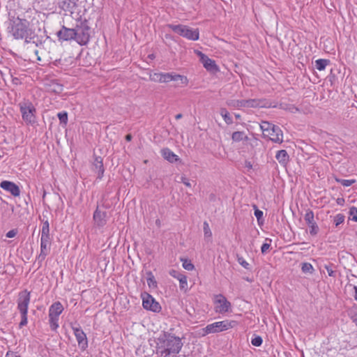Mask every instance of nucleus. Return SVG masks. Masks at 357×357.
I'll return each mask as SVG.
<instances>
[{"mask_svg":"<svg viewBox=\"0 0 357 357\" xmlns=\"http://www.w3.org/2000/svg\"><path fill=\"white\" fill-rule=\"evenodd\" d=\"M353 322H354L357 326V311L355 312L351 317Z\"/></svg>","mask_w":357,"mask_h":357,"instance_id":"nucleus-51","label":"nucleus"},{"mask_svg":"<svg viewBox=\"0 0 357 357\" xmlns=\"http://www.w3.org/2000/svg\"><path fill=\"white\" fill-rule=\"evenodd\" d=\"M149 57L150 59H153V58H155V56H154V55H153V54H150V55L149 56Z\"/></svg>","mask_w":357,"mask_h":357,"instance_id":"nucleus-59","label":"nucleus"},{"mask_svg":"<svg viewBox=\"0 0 357 357\" xmlns=\"http://www.w3.org/2000/svg\"><path fill=\"white\" fill-rule=\"evenodd\" d=\"M270 247H271L270 243H263V245H261V253L262 254L266 253L268 252V250H269Z\"/></svg>","mask_w":357,"mask_h":357,"instance_id":"nucleus-47","label":"nucleus"},{"mask_svg":"<svg viewBox=\"0 0 357 357\" xmlns=\"http://www.w3.org/2000/svg\"><path fill=\"white\" fill-rule=\"evenodd\" d=\"M64 308L61 302L56 301L52 304L49 308V314L54 317H59Z\"/></svg>","mask_w":357,"mask_h":357,"instance_id":"nucleus-21","label":"nucleus"},{"mask_svg":"<svg viewBox=\"0 0 357 357\" xmlns=\"http://www.w3.org/2000/svg\"><path fill=\"white\" fill-rule=\"evenodd\" d=\"M0 187L15 197H17L20 194V188L13 182L3 181L0 183Z\"/></svg>","mask_w":357,"mask_h":357,"instance_id":"nucleus-17","label":"nucleus"},{"mask_svg":"<svg viewBox=\"0 0 357 357\" xmlns=\"http://www.w3.org/2000/svg\"><path fill=\"white\" fill-rule=\"evenodd\" d=\"M52 239L50 234V224L48 220L43 222L40 236V252L38 257L39 262L45 260L50 251Z\"/></svg>","mask_w":357,"mask_h":357,"instance_id":"nucleus-2","label":"nucleus"},{"mask_svg":"<svg viewBox=\"0 0 357 357\" xmlns=\"http://www.w3.org/2000/svg\"><path fill=\"white\" fill-rule=\"evenodd\" d=\"M78 0H60L59 2V8L63 10L66 16H70L72 19V15L74 13L77 12V8L78 6L77 1Z\"/></svg>","mask_w":357,"mask_h":357,"instance_id":"nucleus-10","label":"nucleus"},{"mask_svg":"<svg viewBox=\"0 0 357 357\" xmlns=\"http://www.w3.org/2000/svg\"><path fill=\"white\" fill-rule=\"evenodd\" d=\"M183 261V267L187 271H192L195 268L194 265L187 259H181Z\"/></svg>","mask_w":357,"mask_h":357,"instance_id":"nucleus-37","label":"nucleus"},{"mask_svg":"<svg viewBox=\"0 0 357 357\" xmlns=\"http://www.w3.org/2000/svg\"><path fill=\"white\" fill-rule=\"evenodd\" d=\"M248 137L245 135L243 131H236L231 135V139L235 142H239L241 141H248Z\"/></svg>","mask_w":357,"mask_h":357,"instance_id":"nucleus-26","label":"nucleus"},{"mask_svg":"<svg viewBox=\"0 0 357 357\" xmlns=\"http://www.w3.org/2000/svg\"><path fill=\"white\" fill-rule=\"evenodd\" d=\"M301 270L304 273H312L314 268L310 263L305 262L302 264Z\"/></svg>","mask_w":357,"mask_h":357,"instance_id":"nucleus-36","label":"nucleus"},{"mask_svg":"<svg viewBox=\"0 0 357 357\" xmlns=\"http://www.w3.org/2000/svg\"><path fill=\"white\" fill-rule=\"evenodd\" d=\"M161 154L165 160L172 163L176 162L179 160L178 155H176L173 151H172L168 148L162 149Z\"/></svg>","mask_w":357,"mask_h":357,"instance_id":"nucleus-22","label":"nucleus"},{"mask_svg":"<svg viewBox=\"0 0 357 357\" xmlns=\"http://www.w3.org/2000/svg\"><path fill=\"white\" fill-rule=\"evenodd\" d=\"M183 343L179 337L169 332L163 331L158 337L156 354L160 356L169 357L172 354H178Z\"/></svg>","mask_w":357,"mask_h":357,"instance_id":"nucleus-1","label":"nucleus"},{"mask_svg":"<svg viewBox=\"0 0 357 357\" xmlns=\"http://www.w3.org/2000/svg\"><path fill=\"white\" fill-rule=\"evenodd\" d=\"M228 107L232 108L245 107V100H229L226 102Z\"/></svg>","mask_w":357,"mask_h":357,"instance_id":"nucleus-27","label":"nucleus"},{"mask_svg":"<svg viewBox=\"0 0 357 357\" xmlns=\"http://www.w3.org/2000/svg\"><path fill=\"white\" fill-rule=\"evenodd\" d=\"M171 81L180 82V83L184 86H186L188 83V78L181 75L174 74L170 73H165L162 74V83H167Z\"/></svg>","mask_w":357,"mask_h":357,"instance_id":"nucleus-13","label":"nucleus"},{"mask_svg":"<svg viewBox=\"0 0 357 357\" xmlns=\"http://www.w3.org/2000/svg\"><path fill=\"white\" fill-rule=\"evenodd\" d=\"M182 116H183V115L181 114H178L176 115L175 118H176V119L178 120V119H181Z\"/></svg>","mask_w":357,"mask_h":357,"instance_id":"nucleus-55","label":"nucleus"},{"mask_svg":"<svg viewBox=\"0 0 357 357\" xmlns=\"http://www.w3.org/2000/svg\"><path fill=\"white\" fill-rule=\"evenodd\" d=\"M56 36L59 40L68 41L75 40V28L69 29L63 26L62 28L56 32Z\"/></svg>","mask_w":357,"mask_h":357,"instance_id":"nucleus-15","label":"nucleus"},{"mask_svg":"<svg viewBox=\"0 0 357 357\" xmlns=\"http://www.w3.org/2000/svg\"><path fill=\"white\" fill-rule=\"evenodd\" d=\"M72 329L77 341L79 347L82 350H84L88 347V341L85 333L83 331V330L79 325H77V326H72Z\"/></svg>","mask_w":357,"mask_h":357,"instance_id":"nucleus-11","label":"nucleus"},{"mask_svg":"<svg viewBox=\"0 0 357 357\" xmlns=\"http://www.w3.org/2000/svg\"><path fill=\"white\" fill-rule=\"evenodd\" d=\"M275 158L283 167H286L289 161V155L286 150H280L276 153Z\"/></svg>","mask_w":357,"mask_h":357,"instance_id":"nucleus-20","label":"nucleus"},{"mask_svg":"<svg viewBox=\"0 0 357 357\" xmlns=\"http://www.w3.org/2000/svg\"><path fill=\"white\" fill-rule=\"evenodd\" d=\"M169 274L172 277L178 279V280L179 281V283H180V288L181 289H185L187 287L188 282H187V277L185 275L178 273V271H176L175 270H172L169 272Z\"/></svg>","mask_w":357,"mask_h":357,"instance_id":"nucleus-23","label":"nucleus"},{"mask_svg":"<svg viewBox=\"0 0 357 357\" xmlns=\"http://www.w3.org/2000/svg\"><path fill=\"white\" fill-rule=\"evenodd\" d=\"M343 201H344V199H337V204H341V202H343Z\"/></svg>","mask_w":357,"mask_h":357,"instance_id":"nucleus-58","label":"nucleus"},{"mask_svg":"<svg viewBox=\"0 0 357 357\" xmlns=\"http://www.w3.org/2000/svg\"><path fill=\"white\" fill-rule=\"evenodd\" d=\"M215 303V312L218 313H225L231 307L230 302L222 294L216 296Z\"/></svg>","mask_w":357,"mask_h":357,"instance_id":"nucleus-14","label":"nucleus"},{"mask_svg":"<svg viewBox=\"0 0 357 357\" xmlns=\"http://www.w3.org/2000/svg\"><path fill=\"white\" fill-rule=\"evenodd\" d=\"M196 54L199 56L200 57V61L202 60V58L203 57H205L206 56V55H205L204 54H203L202 52L199 51V50H197L195 51Z\"/></svg>","mask_w":357,"mask_h":357,"instance_id":"nucleus-52","label":"nucleus"},{"mask_svg":"<svg viewBox=\"0 0 357 357\" xmlns=\"http://www.w3.org/2000/svg\"><path fill=\"white\" fill-rule=\"evenodd\" d=\"M146 275H147V278H146L147 284H148L149 287H156L157 282L155 280L154 275H153L152 272L148 271L146 273Z\"/></svg>","mask_w":357,"mask_h":357,"instance_id":"nucleus-34","label":"nucleus"},{"mask_svg":"<svg viewBox=\"0 0 357 357\" xmlns=\"http://www.w3.org/2000/svg\"><path fill=\"white\" fill-rule=\"evenodd\" d=\"M169 27L175 33L189 40H197L199 39L198 29H192L183 24H170Z\"/></svg>","mask_w":357,"mask_h":357,"instance_id":"nucleus-8","label":"nucleus"},{"mask_svg":"<svg viewBox=\"0 0 357 357\" xmlns=\"http://www.w3.org/2000/svg\"><path fill=\"white\" fill-rule=\"evenodd\" d=\"M354 289H355V295H354V298H355V299L357 301V286H354Z\"/></svg>","mask_w":357,"mask_h":357,"instance_id":"nucleus-54","label":"nucleus"},{"mask_svg":"<svg viewBox=\"0 0 357 357\" xmlns=\"http://www.w3.org/2000/svg\"><path fill=\"white\" fill-rule=\"evenodd\" d=\"M155 224H156L158 227H160V220H158H158H156V221H155Z\"/></svg>","mask_w":357,"mask_h":357,"instance_id":"nucleus-56","label":"nucleus"},{"mask_svg":"<svg viewBox=\"0 0 357 357\" xmlns=\"http://www.w3.org/2000/svg\"><path fill=\"white\" fill-rule=\"evenodd\" d=\"M344 216L342 214L339 213V214L336 215L334 218V222H335V226L337 227L338 225L342 224L344 222Z\"/></svg>","mask_w":357,"mask_h":357,"instance_id":"nucleus-44","label":"nucleus"},{"mask_svg":"<svg viewBox=\"0 0 357 357\" xmlns=\"http://www.w3.org/2000/svg\"><path fill=\"white\" fill-rule=\"evenodd\" d=\"M17 233V229H11L6 233V236L8 238H13L16 236Z\"/></svg>","mask_w":357,"mask_h":357,"instance_id":"nucleus-48","label":"nucleus"},{"mask_svg":"<svg viewBox=\"0 0 357 357\" xmlns=\"http://www.w3.org/2000/svg\"><path fill=\"white\" fill-rule=\"evenodd\" d=\"M142 305L146 310H151L154 312H158L161 310V306L155 298L146 292L142 293Z\"/></svg>","mask_w":357,"mask_h":357,"instance_id":"nucleus-9","label":"nucleus"},{"mask_svg":"<svg viewBox=\"0 0 357 357\" xmlns=\"http://www.w3.org/2000/svg\"><path fill=\"white\" fill-rule=\"evenodd\" d=\"M106 215L105 211H101L98 207L96 208L93 213V220L98 227H103L106 224Z\"/></svg>","mask_w":357,"mask_h":357,"instance_id":"nucleus-19","label":"nucleus"},{"mask_svg":"<svg viewBox=\"0 0 357 357\" xmlns=\"http://www.w3.org/2000/svg\"><path fill=\"white\" fill-rule=\"evenodd\" d=\"M330 63L328 59H319L315 61V66L318 70H324L326 66Z\"/></svg>","mask_w":357,"mask_h":357,"instance_id":"nucleus-32","label":"nucleus"},{"mask_svg":"<svg viewBox=\"0 0 357 357\" xmlns=\"http://www.w3.org/2000/svg\"><path fill=\"white\" fill-rule=\"evenodd\" d=\"M262 342H263V340H262L261 337L259 335L255 336V337H253L251 340L252 344L255 347L261 346Z\"/></svg>","mask_w":357,"mask_h":357,"instance_id":"nucleus-42","label":"nucleus"},{"mask_svg":"<svg viewBox=\"0 0 357 357\" xmlns=\"http://www.w3.org/2000/svg\"><path fill=\"white\" fill-rule=\"evenodd\" d=\"M132 138V137L130 134H128L126 136V140L128 142L131 141Z\"/></svg>","mask_w":357,"mask_h":357,"instance_id":"nucleus-53","label":"nucleus"},{"mask_svg":"<svg viewBox=\"0 0 357 357\" xmlns=\"http://www.w3.org/2000/svg\"><path fill=\"white\" fill-rule=\"evenodd\" d=\"M93 33V31L87 24H77L75 27V40L80 45H86Z\"/></svg>","mask_w":357,"mask_h":357,"instance_id":"nucleus-6","label":"nucleus"},{"mask_svg":"<svg viewBox=\"0 0 357 357\" xmlns=\"http://www.w3.org/2000/svg\"><path fill=\"white\" fill-rule=\"evenodd\" d=\"M235 117L237 119H240L241 116V115L239 114H235Z\"/></svg>","mask_w":357,"mask_h":357,"instance_id":"nucleus-57","label":"nucleus"},{"mask_svg":"<svg viewBox=\"0 0 357 357\" xmlns=\"http://www.w3.org/2000/svg\"><path fill=\"white\" fill-rule=\"evenodd\" d=\"M325 269L327 271V273L330 277H333L334 278H336V271L335 270V265L333 264H328L324 265Z\"/></svg>","mask_w":357,"mask_h":357,"instance_id":"nucleus-33","label":"nucleus"},{"mask_svg":"<svg viewBox=\"0 0 357 357\" xmlns=\"http://www.w3.org/2000/svg\"><path fill=\"white\" fill-rule=\"evenodd\" d=\"M266 107L265 100L260 99H248L245 100V107Z\"/></svg>","mask_w":357,"mask_h":357,"instance_id":"nucleus-24","label":"nucleus"},{"mask_svg":"<svg viewBox=\"0 0 357 357\" xmlns=\"http://www.w3.org/2000/svg\"><path fill=\"white\" fill-rule=\"evenodd\" d=\"M179 182L183 183L187 187H191V183L189 179L185 176H181Z\"/></svg>","mask_w":357,"mask_h":357,"instance_id":"nucleus-45","label":"nucleus"},{"mask_svg":"<svg viewBox=\"0 0 357 357\" xmlns=\"http://www.w3.org/2000/svg\"><path fill=\"white\" fill-rule=\"evenodd\" d=\"M220 114L227 125L233 123L232 117L230 116L229 112L225 108H221Z\"/></svg>","mask_w":357,"mask_h":357,"instance_id":"nucleus-28","label":"nucleus"},{"mask_svg":"<svg viewBox=\"0 0 357 357\" xmlns=\"http://www.w3.org/2000/svg\"><path fill=\"white\" fill-rule=\"evenodd\" d=\"M245 167L248 169H252V164L250 161L245 160Z\"/></svg>","mask_w":357,"mask_h":357,"instance_id":"nucleus-50","label":"nucleus"},{"mask_svg":"<svg viewBox=\"0 0 357 357\" xmlns=\"http://www.w3.org/2000/svg\"><path fill=\"white\" fill-rule=\"evenodd\" d=\"M33 43H35L37 47H38V40H33Z\"/></svg>","mask_w":357,"mask_h":357,"instance_id":"nucleus-60","label":"nucleus"},{"mask_svg":"<svg viewBox=\"0 0 357 357\" xmlns=\"http://www.w3.org/2000/svg\"><path fill=\"white\" fill-rule=\"evenodd\" d=\"M1 158V155H0V158Z\"/></svg>","mask_w":357,"mask_h":357,"instance_id":"nucleus-61","label":"nucleus"},{"mask_svg":"<svg viewBox=\"0 0 357 357\" xmlns=\"http://www.w3.org/2000/svg\"><path fill=\"white\" fill-rule=\"evenodd\" d=\"M49 316V323H50V328L52 331H56V329L59 328V317H54V316H52V315H50L48 314Z\"/></svg>","mask_w":357,"mask_h":357,"instance_id":"nucleus-29","label":"nucleus"},{"mask_svg":"<svg viewBox=\"0 0 357 357\" xmlns=\"http://www.w3.org/2000/svg\"><path fill=\"white\" fill-rule=\"evenodd\" d=\"M237 261L244 268L249 270L250 269V265L248 263L243 257L237 255Z\"/></svg>","mask_w":357,"mask_h":357,"instance_id":"nucleus-40","label":"nucleus"},{"mask_svg":"<svg viewBox=\"0 0 357 357\" xmlns=\"http://www.w3.org/2000/svg\"><path fill=\"white\" fill-rule=\"evenodd\" d=\"M57 116L60 121L61 123L66 124L68 122V113L66 112H59L57 114Z\"/></svg>","mask_w":357,"mask_h":357,"instance_id":"nucleus-39","label":"nucleus"},{"mask_svg":"<svg viewBox=\"0 0 357 357\" xmlns=\"http://www.w3.org/2000/svg\"><path fill=\"white\" fill-rule=\"evenodd\" d=\"M305 222L310 227V234L315 236L318 234L319 229L317 224L314 221V213L312 210L307 209L304 216Z\"/></svg>","mask_w":357,"mask_h":357,"instance_id":"nucleus-12","label":"nucleus"},{"mask_svg":"<svg viewBox=\"0 0 357 357\" xmlns=\"http://www.w3.org/2000/svg\"><path fill=\"white\" fill-rule=\"evenodd\" d=\"M201 62L202 63L204 67L208 70L213 71L217 70V66L215 61L209 59L207 56L202 58Z\"/></svg>","mask_w":357,"mask_h":357,"instance_id":"nucleus-25","label":"nucleus"},{"mask_svg":"<svg viewBox=\"0 0 357 357\" xmlns=\"http://www.w3.org/2000/svg\"><path fill=\"white\" fill-rule=\"evenodd\" d=\"M8 31L15 39L25 38L28 43H31V40L34 39V37L31 36V29L26 24H10L8 26Z\"/></svg>","mask_w":357,"mask_h":357,"instance_id":"nucleus-4","label":"nucleus"},{"mask_svg":"<svg viewBox=\"0 0 357 357\" xmlns=\"http://www.w3.org/2000/svg\"><path fill=\"white\" fill-rule=\"evenodd\" d=\"M162 73H155L150 75V79L155 82L162 83Z\"/></svg>","mask_w":357,"mask_h":357,"instance_id":"nucleus-41","label":"nucleus"},{"mask_svg":"<svg viewBox=\"0 0 357 357\" xmlns=\"http://www.w3.org/2000/svg\"><path fill=\"white\" fill-rule=\"evenodd\" d=\"M254 207L255 208V215L257 218V220L259 221V220L263 216V212L258 209L256 206H254Z\"/></svg>","mask_w":357,"mask_h":357,"instance_id":"nucleus-46","label":"nucleus"},{"mask_svg":"<svg viewBox=\"0 0 357 357\" xmlns=\"http://www.w3.org/2000/svg\"><path fill=\"white\" fill-rule=\"evenodd\" d=\"M277 126L272 124L268 121H262L260 124V128L263 132L264 135L266 134L268 132H271L273 129V127H276Z\"/></svg>","mask_w":357,"mask_h":357,"instance_id":"nucleus-30","label":"nucleus"},{"mask_svg":"<svg viewBox=\"0 0 357 357\" xmlns=\"http://www.w3.org/2000/svg\"><path fill=\"white\" fill-rule=\"evenodd\" d=\"M335 180L338 183H340L341 185H342L344 187H349L356 183L355 179L336 178Z\"/></svg>","mask_w":357,"mask_h":357,"instance_id":"nucleus-35","label":"nucleus"},{"mask_svg":"<svg viewBox=\"0 0 357 357\" xmlns=\"http://www.w3.org/2000/svg\"><path fill=\"white\" fill-rule=\"evenodd\" d=\"M22 119L27 124H33L36 121V108L29 100H24L18 104Z\"/></svg>","mask_w":357,"mask_h":357,"instance_id":"nucleus-7","label":"nucleus"},{"mask_svg":"<svg viewBox=\"0 0 357 357\" xmlns=\"http://www.w3.org/2000/svg\"><path fill=\"white\" fill-rule=\"evenodd\" d=\"M203 229H204V236L206 238L211 237L212 233H211V229L209 227V225L206 221L204 222Z\"/></svg>","mask_w":357,"mask_h":357,"instance_id":"nucleus-38","label":"nucleus"},{"mask_svg":"<svg viewBox=\"0 0 357 357\" xmlns=\"http://www.w3.org/2000/svg\"><path fill=\"white\" fill-rule=\"evenodd\" d=\"M264 136L269 137V139L275 143H282L283 142V134L282 130L278 127H273L271 132H268Z\"/></svg>","mask_w":357,"mask_h":357,"instance_id":"nucleus-18","label":"nucleus"},{"mask_svg":"<svg viewBox=\"0 0 357 357\" xmlns=\"http://www.w3.org/2000/svg\"><path fill=\"white\" fill-rule=\"evenodd\" d=\"M237 322L234 320H224L216 321L211 324H208L205 328H202V336H205L211 333H217L227 331L235 327Z\"/></svg>","mask_w":357,"mask_h":357,"instance_id":"nucleus-5","label":"nucleus"},{"mask_svg":"<svg viewBox=\"0 0 357 357\" xmlns=\"http://www.w3.org/2000/svg\"><path fill=\"white\" fill-rule=\"evenodd\" d=\"M40 47H39V50H36L34 51V53H35V54H36V55H37V56H38V57H37V59H38V61H40V60H41L40 56H38V54H39V53H40L41 54H43V50L45 49V47H50L51 46L55 47V45H54V44H52V43H50V42H49V43H46L45 42V43H42L40 42Z\"/></svg>","mask_w":357,"mask_h":357,"instance_id":"nucleus-31","label":"nucleus"},{"mask_svg":"<svg viewBox=\"0 0 357 357\" xmlns=\"http://www.w3.org/2000/svg\"><path fill=\"white\" fill-rule=\"evenodd\" d=\"M92 170L97 173V178L102 179L105 172L103 166V160L100 156L94 155V160L92 163Z\"/></svg>","mask_w":357,"mask_h":357,"instance_id":"nucleus-16","label":"nucleus"},{"mask_svg":"<svg viewBox=\"0 0 357 357\" xmlns=\"http://www.w3.org/2000/svg\"><path fill=\"white\" fill-rule=\"evenodd\" d=\"M6 357H20L16 352L8 351L6 353Z\"/></svg>","mask_w":357,"mask_h":357,"instance_id":"nucleus-49","label":"nucleus"},{"mask_svg":"<svg viewBox=\"0 0 357 357\" xmlns=\"http://www.w3.org/2000/svg\"><path fill=\"white\" fill-rule=\"evenodd\" d=\"M349 215L351 216V220L357 222V208L352 206L349 209Z\"/></svg>","mask_w":357,"mask_h":357,"instance_id":"nucleus-43","label":"nucleus"},{"mask_svg":"<svg viewBox=\"0 0 357 357\" xmlns=\"http://www.w3.org/2000/svg\"><path fill=\"white\" fill-rule=\"evenodd\" d=\"M30 299V292L26 289L20 291L18 294L17 300V310L21 314V321L19 324L20 328H22L27 324V313Z\"/></svg>","mask_w":357,"mask_h":357,"instance_id":"nucleus-3","label":"nucleus"}]
</instances>
